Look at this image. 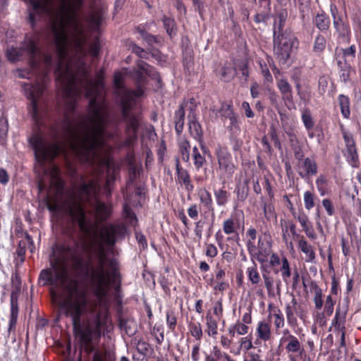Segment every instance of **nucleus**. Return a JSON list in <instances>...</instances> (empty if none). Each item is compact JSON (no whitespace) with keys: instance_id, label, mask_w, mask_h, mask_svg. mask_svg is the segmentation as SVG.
Segmentation results:
<instances>
[{"instance_id":"1","label":"nucleus","mask_w":361,"mask_h":361,"mask_svg":"<svg viewBox=\"0 0 361 361\" xmlns=\"http://www.w3.org/2000/svg\"><path fill=\"white\" fill-rule=\"evenodd\" d=\"M73 262L78 268L82 260L78 255V244L73 241L56 245L53 247L51 268L43 269L39 279L44 285H50L52 300L58 306L59 314L71 317L76 336L87 353L94 350L92 343L98 341L105 330L111 327L107 310L94 311L85 290L77 279L68 274L67 264Z\"/></svg>"},{"instance_id":"2","label":"nucleus","mask_w":361,"mask_h":361,"mask_svg":"<svg viewBox=\"0 0 361 361\" xmlns=\"http://www.w3.org/2000/svg\"><path fill=\"white\" fill-rule=\"evenodd\" d=\"M80 181L78 188V200H74L69 212L80 231L86 235H90L97 225L110 216L111 209L98 200L97 194L99 186L95 180L85 183L81 177Z\"/></svg>"},{"instance_id":"3","label":"nucleus","mask_w":361,"mask_h":361,"mask_svg":"<svg viewBox=\"0 0 361 361\" xmlns=\"http://www.w3.org/2000/svg\"><path fill=\"white\" fill-rule=\"evenodd\" d=\"M118 263L116 259H109L102 245L94 250L87 271L90 284L94 294L99 299L105 298L110 285L119 281Z\"/></svg>"},{"instance_id":"4","label":"nucleus","mask_w":361,"mask_h":361,"mask_svg":"<svg viewBox=\"0 0 361 361\" xmlns=\"http://www.w3.org/2000/svg\"><path fill=\"white\" fill-rule=\"evenodd\" d=\"M131 75L136 80L138 85L136 91L124 92L121 103L122 116L127 123L126 132L128 139L126 143L128 145L137 139L139 117L133 114L132 110L136 104V98L141 97L144 93L141 85L145 82L147 75L157 78L158 74L154 71L152 66L144 61L139 60L137 63V68L133 70Z\"/></svg>"},{"instance_id":"5","label":"nucleus","mask_w":361,"mask_h":361,"mask_svg":"<svg viewBox=\"0 0 361 361\" xmlns=\"http://www.w3.org/2000/svg\"><path fill=\"white\" fill-rule=\"evenodd\" d=\"M274 52L279 62L285 63L289 59L292 48L298 44L295 37L288 35H274Z\"/></svg>"},{"instance_id":"6","label":"nucleus","mask_w":361,"mask_h":361,"mask_svg":"<svg viewBox=\"0 0 361 361\" xmlns=\"http://www.w3.org/2000/svg\"><path fill=\"white\" fill-rule=\"evenodd\" d=\"M23 89L27 98L30 101L31 107L30 114L37 126L41 125L39 112V98L42 95L44 86L42 83H36L35 85L25 84Z\"/></svg>"},{"instance_id":"7","label":"nucleus","mask_w":361,"mask_h":361,"mask_svg":"<svg viewBox=\"0 0 361 361\" xmlns=\"http://www.w3.org/2000/svg\"><path fill=\"white\" fill-rule=\"evenodd\" d=\"M25 54L32 59L38 54V49L34 39L26 38L21 47H11L6 50L8 60L12 62L20 60Z\"/></svg>"},{"instance_id":"8","label":"nucleus","mask_w":361,"mask_h":361,"mask_svg":"<svg viewBox=\"0 0 361 361\" xmlns=\"http://www.w3.org/2000/svg\"><path fill=\"white\" fill-rule=\"evenodd\" d=\"M216 156L221 176L224 178H231L236 169L231 154L227 149L220 147L216 150Z\"/></svg>"},{"instance_id":"9","label":"nucleus","mask_w":361,"mask_h":361,"mask_svg":"<svg viewBox=\"0 0 361 361\" xmlns=\"http://www.w3.org/2000/svg\"><path fill=\"white\" fill-rule=\"evenodd\" d=\"M331 14L333 18L334 27L338 35V38L341 42H348L350 37V27L347 21L339 15L335 5H331Z\"/></svg>"},{"instance_id":"10","label":"nucleus","mask_w":361,"mask_h":361,"mask_svg":"<svg viewBox=\"0 0 361 361\" xmlns=\"http://www.w3.org/2000/svg\"><path fill=\"white\" fill-rule=\"evenodd\" d=\"M125 232V226L119 224H110L102 227L99 236L104 244L113 246L118 238L124 235Z\"/></svg>"},{"instance_id":"11","label":"nucleus","mask_w":361,"mask_h":361,"mask_svg":"<svg viewBox=\"0 0 361 361\" xmlns=\"http://www.w3.org/2000/svg\"><path fill=\"white\" fill-rule=\"evenodd\" d=\"M343 137L345 141L346 153L345 154L348 161L350 164L353 167L357 166L358 155L355 147V143L353 135L343 130H342Z\"/></svg>"},{"instance_id":"12","label":"nucleus","mask_w":361,"mask_h":361,"mask_svg":"<svg viewBox=\"0 0 361 361\" xmlns=\"http://www.w3.org/2000/svg\"><path fill=\"white\" fill-rule=\"evenodd\" d=\"M212 116L215 118L221 117L230 121V127H237V118L233 112L230 104H222L219 109L213 108L211 109Z\"/></svg>"},{"instance_id":"13","label":"nucleus","mask_w":361,"mask_h":361,"mask_svg":"<svg viewBox=\"0 0 361 361\" xmlns=\"http://www.w3.org/2000/svg\"><path fill=\"white\" fill-rule=\"evenodd\" d=\"M200 149L201 151L196 146L192 148V157L197 170L201 169L206 163L205 155H210L209 150L202 142H200Z\"/></svg>"},{"instance_id":"14","label":"nucleus","mask_w":361,"mask_h":361,"mask_svg":"<svg viewBox=\"0 0 361 361\" xmlns=\"http://www.w3.org/2000/svg\"><path fill=\"white\" fill-rule=\"evenodd\" d=\"M256 342L268 341L271 338V324L265 320L259 321L256 327Z\"/></svg>"},{"instance_id":"15","label":"nucleus","mask_w":361,"mask_h":361,"mask_svg":"<svg viewBox=\"0 0 361 361\" xmlns=\"http://www.w3.org/2000/svg\"><path fill=\"white\" fill-rule=\"evenodd\" d=\"M176 169L178 182L184 185L188 192H192L194 189V185L191 183L190 175L185 169L181 167L178 158L176 159Z\"/></svg>"},{"instance_id":"16","label":"nucleus","mask_w":361,"mask_h":361,"mask_svg":"<svg viewBox=\"0 0 361 361\" xmlns=\"http://www.w3.org/2000/svg\"><path fill=\"white\" fill-rule=\"evenodd\" d=\"M346 311L341 310L340 306L337 307L334 319L331 321V324L329 331L334 330V332L346 329Z\"/></svg>"},{"instance_id":"17","label":"nucleus","mask_w":361,"mask_h":361,"mask_svg":"<svg viewBox=\"0 0 361 361\" xmlns=\"http://www.w3.org/2000/svg\"><path fill=\"white\" fill-rule=\"evenodd\" d=\"M286 343V350L288 353H301L303 350L302 345L295 336L281 337L280 343Z\"/></svg>"},{"instance_id":"18","label":"nucleus","mask_w":361,"mask_h":361,"mask_svg":"<svg viewBox=\"0 0 361 361\" xmlns=\"http://www.w3.org/2000/svg\"><path fill=\"white\" fill-rule=\"evenodd\" d=\"M299 250L305 255V262L308 263L316 262V254L313 247L310 245L303 236L298 240Z\"/></svg>"},{"instance_id":"19","label":"nucleus","mask_w":361,"mask_h":361,"mask_svg":"<svg viewBox=\"0 0 361 361\" xmlns=\"http://www.w3.org/2000/svg\"><path fill=\"white\" fill-rule=\"evenodd\" d=\"M288 11L286 9L279 10L276 14L274 22V35H282L283 28L286 24V21L288 18Z\"/></svg>"},{"instance_id":"20","label":"nucleus","mask_w":361,"mask_h":361,"mask_svg":"<svg viewBox=\"0 0 361 361\" xmlns=\"http://www.w3.org/2000/svg\"><path fill=\"white\" fill-rule=\"evenodd\" d=\"M200 204L208 212H214V208L211 193L205 188H200L197 191Z\"/></svg>"},{"instance_id":"21","label":"nucleus","mask_w":361,"mask_h":361,"mask_svg":"<svg viewBox=\"0 0 361 361\" xmlns=\"http://www.w3.org/2000/svg\"><path fill=\"white\" fill-rule=\"evenodd\" d=\"M271 252V245L268 242L265 243L259 238L257 243V260L261 263L267 262Z\"/></svg>"},{"instance_id":"22","label":"nucleus","mask_w":361,"mask_h":361,"mask_svg":"<svg viewBox=\"0 0 361 361\" xmlns=\"http://www.w3.org/2000/svg\"><path fill=\"white\" fill-rule=\"evenodd\" d=\"M301 169L302 171H300L299 175L304 178L306 176H314L317 173V166L316 162L310 158H305L302 164Z\"/></svg>"},{"instance_id":"23","label":"nucleus","mask_w":361,"mask_h":361,"mask_svg":"<svg viewBox=\"0 0 361 361\" xmlns=\"http://www.w3.org/2000/svg\"><path fill=\"white\" fill-rule=\"evenodd\" d=\"M185 121V110L183 104H181L176 111L174 116L175 130L178 135H180L184 126Z\"/></svg>"},{"instance_id":"24","label":"nucleus","mask_w":361,"mask_h":361,"mask_svg":"<svg viewBox=\"0 0 361 361\" xmlns=\"http://www.w3.org/2000/svg\"><path fill=\"white\" fill-rule=\"evenodd\" d=\"M216 203L219 207H224L229 201L230 193L224 188L214 190Z\"/></svg>"},{"instance_id":"25","label":"nucleus","mask_w":361,"mask_h":361,"mask_svg":"<svg viewBox=\"0 0 361 361\" xmlns=\"http://www.w3.org/2000/svg\"><path fill=\"white\" fill-rule=\"evenodd\" d=\"M315 26L322 32L329 30L330 26V19L325 14H317L313 20Z\"/></svg>"},{"instance_id":"26","label":"nucleus","mask_w":361,"mask_h":361,"mask_svg":"<svg viewBox=\"0 0 361 361\" xmlns=\"http://www.w3.org/2000/svg\"><path fill=\"white\" fill-rule=\"evenodd\" d=\"M269 317H274V324L276 331L282 329L285 325V319L281 310L278 307H274L269 315Z\"/></svg>"},{"instance_id":"27","label":"nucleus","mask_w":361,"mask_h":361,"mask_svg":"<svg viewBox=\"0 0 361 361\" xmlns=\"http://www.w3.org/2000/svg\"><path fill=\"white\" fill-rule=\"evenodd\" d=\"M238 224L232 216L225 219L223 222V231L226 235L236 234L238 235Z\"/></svg>"},{"instance_id":"28","label":"nucleus","mask_w":361,"mask_h":361,"mask_svg":"<svg viewBox=\"0 0 361 361\" xmlns=\"http://www.w3.org/2000/svg\"><path fill=\"white\" fill-rule=\"evenodd\" d=\"M206 331L209 336L215 338L217 335L218 330V319H214L210 314H207L206 316Z\"/></svg>"},{"instance_id":"29","label":"nucleus","mask_w":361,"mask_h":361,"mask_svg":"<svg viewBox=\"0 0 361 361\" xmlns=\"http://www.w3.org/2000/svg\"><path fill=\"white\" fill-rule=\"evenodd\" d=\"M338 102L341 114L345 118H348L350 114L349 98L344 94H340Z\"/></svg>"},{"instance_id":"30","label":"nucleus","mask_w":361,"mask_h":361,"mask_svg":"<svg viewBox=\"0 0 361 361\" xmlns=\"http://www.w3.org/2000/svg\"><path fill=\"white\" fill-rule=\"evenodd\" d=\"M246 273L247 274L248 279L252 285L256 286L260 282V275L258 272L257 264L255 262L252 263V266L247 268Z\"/></svg>"},{"instance_id":"31","label":"nucleus","mask_w":361,"mask_h":361,"mask_svg":"<svg viewBox=\"0 0 361 361\" xmlns=\"http://www.w3.org/2000/svg\"><path fill=\"white\" fill-rule=\"evenodd\" d=\"M261 204L262 206L264 215L267 220H271V219L276 217L274 207L271 203L267 201L264 197H262Z\"/></svg>"},{"instance_id":"32","label":"nucleus","mask_w":361,"mask_h":361,"mask_svg":"<svg viewBox=\"0 0 361 361\" xmlns=\"http://www.w3.org/2000/svg\"><path fill=\"white\" fill-rule=\"evenodd\" d=\"M114 84L117 87L116 93L119 96L120 103H121V99L123 97V94L126 91H131L130 90L126 89L122 87L123 85V75L121 73L118 72L114 74Z\"/></svg>"},{"instance_id":"33","label":"nucleus","mask_w":361,"mask_h":361,"mask_svg":"<svg viewBox=\"0 0 361 361\" xmlns=\"http://www.w3.org/2000/svg\"><path fill=\"white\" fill-rule=\"evenodd\" d=\"M102 17L99 11H92L87 18V21L94 30H97L101 23Z\"/></svg>"},{"instance_id":"34","label":"nucleus","mask_w":361,"mask_h":361,"mask_svg":"<svg viewBox=\"0 0 361 361\" xmlns=\"http://www.w3.org/2000/svg\"><path fill=\"white\" fill-rule=\"evenodd\" d=\"M188 329L191 335L196 340L200 341L203 334L201 324L198 322H190L188 325Z\"/></svg>"},{"instance_id":"35","label":"nucleus","mask_w":361,"mask_h":361,"mask_svg":"<svg viewBox=\"0 0 361 361\" xmlns=\"http://www.w3.org/2000/svg\"><path fill=\"white\" fill-rule=\"evenodd\" d=\"M315 184L321 196L327 193L328 179L324 175H319L316 179Z\"/></svg>"},{"instance_id":"36","label":"nucleus","mask_w":361,"mask_h":361,"mask_svg":"<svg viewBox=\"0 0 361 361\" xmlns=\"http://www.w3.org/2000/svg\"><path fill=\"white\" fill-rule=\"evenodd\" d=\"M190 145L187 140H181L179 142V149L181 154L182 159L184 161H188L190 159Z\"/></svg>"},{"instance_id":"37","label":"nucleus","mask_w":361,"mask_h":361,"mask_svg":"<svg viewBox=\"0 0 361 361\" xmlns=\"http://www.w3.org/2000/svg\"><path fill=\"white\" fill-rule=\"evenodd\" d=\"M11 315L9 318V328L8 330L11 331L13 328H15L17 323L18 309L17 304H15L13 299H11Z\"/></svg>"},{"instance_id":"38","label":"nucleus","mask_w":361,"mask_h":361,"mask_svg":"<svg viewBox=\"0 0 361 361\" xmlns=\"http://www.w3.org/2000/svg\"><path fill=\"white\" fill-rule=\"evenodd\" d=\"M301 119L307 130L312 129L314 127V121L310 111L308 109H305L302 111Z\"/></svg>"},{"instance_id":"39","label":"nucleus","mask_w":361,"mask_h":361,"mask_svg":"<svg viewBox=\"0 0 361 361\" xmlns=\"http://www.w3.org/2000/svg\"><path fill=\"white\" fill-rule=\"evenodd\" d=\"M212 353L218 361H234L228 354L221 351L217 346L213 347Z\"/></svg>"},{"instance_id":"40","label":"nucleus","mask_w":361,"mask_h":361,"mask_svg":"<svg viewBox=\"0 0 361 361\" xmlns=\"http://www.w3.org/2000/svg\"><path fill=\"white\" fill-rule=\"evenodd\" d=\"M303 199L305 207L307 210H310L315 206L316 196L310 191L304 192Z\"/></svg>"},{"instance_id":"41","label":"nucleus","mask_w":361,"mask_h":361,"mask_svg":"<svg viewBox=\"0 0 361 361\" xmlns=\"http://www.w3.org/2000/svg\"><path fill=\"white\" fill-rule=\"evenodd\" d=\"M166 324L169 329L173 331L176 326L177 318L174 310H169L166 313Z\"/></svg>"},{"instance_id":"42","label":"nucleus","mask_w":361,"mask_h":361,"mask_svg":"<svg viewBox=\"0 0 361 361\" xmlns=\"http://www.w3.org/2000/svg\"><path fill=\"white\" fill-rule=\"evenodd\" d=\"M249 188L247 183H245L242 185H238L236 188V195L239 201L243 202L246 200L248 195Z\"/></svg>"},{"instance_id":"43","label":"nucleus","mask_w":361,"mask_h":361,"mask_svg":"<svg viewBox=\"0 0 361 361\" xmlns=\"http://www.w3.org/2000/svg\"><path fill=\"white\" fill-rule=\"evenodd\" d=\"M189 130L190 134L195 139H200L202 135L201 126L197 121H190L189 123Z\"/></svg>"},{"instance_id":"44","label":"nucleus","mask_w":361,"mask_h":361,"mask_svg":"<svg viewBox=\"0 0 361 361\" xmlns=\"http://www.w3.org/2000/svg\"><path fill=\"white\" fill-rule=\"evenodd\" d=\"M285 310L288 324L290 326H295L297 323V319L295 317L293 307L290 304H287Z\"/></svg>"},{"instance_id":"45","label":"nucleus","mask_w":361,"mask_h":361,"mask_svg":"<svg viewBox=\"0 0 361 361\" xmlns=\"http://www.w3.org/2000/svg\"><path fill=\"white\" fill-rule=\"evenodd\" d=\"M282 266L281 268V276L284 281H287V279L290 276L291 272L290 269L289 262L286 257H283L281 259Z\"/></svg>"},{"instance_id":"46","label":"nucleus","mask_w":361,"mask_h":361,"mask_svg":"<svg viewBox=\"0 0 361 361\" xmlns=\"http://www.w3.org/2000/svg\"><path fill=\"white\" fill-rule=\"evenodd\" d=\"M163 23L167 33L171 37L174 33L176 27L175 20L171 18L164 16L163 18Z\"/></svg>"},{"instance_id":"47","label":"nucleus","mask_w":361,"mask_h":361,"mask_svg":"<svg viewBox=\"0 0 361 361\" xmlns=\"http://www.w3.org/2000/svg\"><path fill=\"white\" fill-rule=\"evenodd\" d=\"M277 87L281 94L288 93L292 90V87L288 80L284 78L277 80Z\"/></svg>"},{"instance_id":"48","label":"nucleus","mask_w":361,"mask_h":361,"mask_svg":"<svg viewBox=\"0 0 361 361\" xmlns=\"http://www.w3.org/2000/svg\"><path fill=\"white\" fill-rule=\"evenodd\" d=\"M326 47V39L324 36L319 35L316 37L314 44V51L321 52Z\"/></svg>"},{"instance_id":"49","label":"nucleus","mask_w":361,"mask_h":361,"mask_svg":"<svg viewBox=\"0 0 361 361\" xmlns=\"http://www.w3.org/2000/svg\"><path fill=\"white\" fill-rule=\"evenodd\" d=\"M240 348L247 351L253 348L252 338L250 336L242 337L239 340Z\"/></svg>"},{"instance_id":"50","label":"nucleus","mask_w":361,"mask_h":361,"mask_svg":"<svg viewBox=\"0 0 361 361\" xmlns=\"http://www.w3.org/2000/svg\"><path fill=\"white\" fill-rule=\"evenodd\" d=\"M8 130V121L4 118H0V139L4 141Z\"/></svg>"},{"instance_id":"51","label":"nucleus","mask_w":361,"mask_h":361,"mask_svg":"<svg viewBox=\"0 0 361 361\" xmlns=\"http://www.w3.org/2000/svg\"><path fill=\"white\" fill-rule=\"evenodd\" d=\"M314 302L316 309L321 310L323 306L322 293L320 288H317L314 291Z\"/></svg>"},{"instance_id":"52","label":"nucleus","mask_w":361,"mask_h":361,"mask_svg":"<svg viewBox=\"0 0 361 361\" xmlns=\"http://www.w3.org/2000/svg\"><path fill=\"white\" fill-rule=\"evenodd\" d=\"M136 348L138 353L147 355L149 350V344L142 340H139Z\"/></svg>"},{"instance_id":"53","label":"nucleus","mask_w":361,"mask_h":361,"mask_svg":"<svg viewBox=\"0 0 361 361\" xmlns=\"http://www.w3.org/2000/svg\"><path fill=\"white\" fill-rule=\"evenodd\" d=\"M334 307V302L332 297L329 295L326 297L324 305V312L330 316L333 314Z\"/></svg>"},{"instance_id":"54","label":"nucleus","mask_w":361,"mask_h":361,"mask_svg":"<svg viewBox=\"0 0 361 361\" xmlns=\"http://www.w3.org/2000/svg\"><path fill=\"white\" fill-rule=\"evenodd\" d=\"M225 271L221 268H217L215 271V276L209 280L208 284L213 286V282L222 281L225 277Z\"/></svg>"},{"instance_id":"55","label":"nucleus","mask_w":361,"mask_h":361,"mask_svg":"<svg viewBox=\"0 0 361 361\" xmlns=\"http://www.w3.org/2000/svg\"><path fill=\"white\" fill-rule=\"evenodd\" d=\"M235 75V71L231 67H225L222 71V77L225 81L231 80Z\"/></svg>"},{"instance_id":"56","label":"nucleus","mask_w":361,"mask_h":361,"mask_svg":"<svg viewBox=\"0 0 361 361\" xmlns=\"http://www.w3.org/2000/svg\"><path fill=\"white\" fill-rule=\"evenodd\" d=\"M213 312L218 320L221 319L223 317V306L221 300H218L214 303Z\"/></svg>"},{"instance_id":"57","label":"nucleus","mask_w":361,"mask_h":361,"mask_svg":"<svg viewBox=\"0 0 361 361\" xmlns=\"http://www.w3.org/2000/svg\"><path fill=\"white\" fill-rule=\"evenodd\" d=\"M233 329H235L238 334L243 336L247 333L249 327L247 324L238 322L233 325Z\"/></svg>"},{"instance_id":"58","label":"nucleus","mask_w":361,"mask_h":361,"mask_svg":"<svg viewBox=\"0 0 361 361\" xmlns=\"http://www.w3.org/2000/svg\"><path fill=\"white\" fill-rule=\"evenodd\" d=\"M322 205L326 209L327 214L329 216H332L334 214L335 210L334 205L331 202V201L329 199H324L322 200Z\"/></svg>"},{"instance_id":"59","label":"nucleus","mask_w":361,"mask_h":361,"mask_svg":"<svg viewBox=\"0 0 361 361\" xmlns=\"http://www.w3.org/2000/svg\"><path fill=\"white\" fill-rule=\"evenodd\" d=\"M263 186H264V190L267 191L269 199L270 200L273 199L274 194L272 191L271 183L267 176H264V177Z\"/></svg>"},{"instance_id":"60","label":"nucleus","mask_w":361,"mask_h":361,"mask_svg":"<svg viewBox=\"0 0 361 361\" xmlns=\"http://www.w3.org/2000/svg\"><path fill=\"white\" fill-rule=\"evenodd\" d=\"M298 221L300 222L302 229L307 228L311 224L309 221L308 216L305 213L300 214L297 217H295Z\"/></svg>"},{"instance_id":"61","label":"nucleus","mask_w":361,"mask_h":361,"mask_svg":"<svg viewBox=\"0 0 361 361\" xmlns=\"http://www.w3.org/2000/svg\"><path fill=\"white\" fill-rule=\"evenodd\" d=\"M326 318L325 317V312H317L314 316V322L319 326H324L326 324Z\"/></svg>"},{"instance_id":"62","label":"nucleus","mask_w":361,"mask_h":361,"mask_svg":"<svg viewBox=\"0 0 361 361\" xmlns=\"http://www.w3.org/2000/svg\"><path fill=\"white\" fill-rule=\"evenodd\" d=\"M99 49H100V45H99V42L97 39L94 41L90 45V47H89L90 53L94 57L97 56V55L99 54Z\"/></svg>"},{"instance_id":"63","label":"nucleus","mask_w":361,"mask_h":361,"mask_svg":"<svg viewBox=\"0 0 361 361\" xmlns=\"http://www.w3.org/2000/svg\"><path fill=\"white\" fill-rule=\"evenodd\" d=\"M218 250L214 244H207L206 247L205 255L211 258H213L217 255Z\"/></svg>"},{"instance_id":"64","label":"nucleus","mask_w":361,"mask_h":361,"mask_svg":"<svg viewBox=\"0 0 361 361\" xmlns=\"http://www.w3.org/2000/svg\"><path fill=\"white\" fill-rule=\"evenodd\" d=\"M243 361H263V360L258 353L250 352L247 357L244 358Z\"/></svg>"}]
</instances>
